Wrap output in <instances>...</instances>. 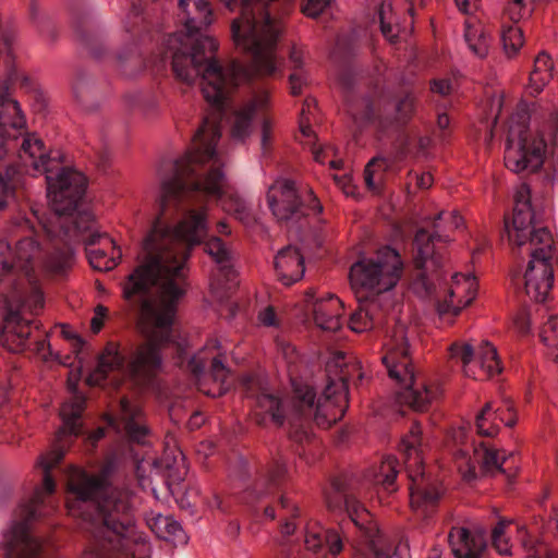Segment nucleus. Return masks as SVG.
Masks as SVG:
<instances>
[{
    "label": "nucleus",
    "instance_id": "45",
    "mask_svg": "<svg viewBox=\"0 0 558 558\" xmlns=\"http://www.w3.org/2000/svg\"><path fill=\"white\" fill-rule=\"evenodd\" d=\"M510 521L500 520L492 531V542L496 550L501 555L510 554V544L508 538L505 536L506 526Z\"/></svg>",
    "mask_w": 558,
    "mask_h": 558
},
{
    "label": "nucleus",
    "instance_id": "34",
    "mask_svg": "<svg viewBox=\"0 0 558 558\" xmlns=\"http://www.w3.org/2000/svg\"><path fill=\"white\" fill-rule=\"evenodd\" d=\"M554 63L551 58L545 52H539L530 73L526 90L531 96L538 95L544 87L551 81Z\"/></svg>",
    "mask_w": 558,
    "mask_h": 558
},
{
    "label": "nucleus",
    "instance_id": "60",
    "mask_svg": "<svg viewBox=\"0 0 558 558\" xmlns=\"http://www.w3.org/2000/svg\"><path fill=\"white\" fill-rule=\"evenodd\" d=\"M289 60L294 70L293 72H296V71L303 72L302 65H303L304 54L301 49L293 47L290 51Z\"/></svg>",
    "mask_w": 558,
    "mask_h": 558
},
{
    "label": "nucleus",
    "instance_id": "40",
    "mask_svg": "<svg viewBox=\"0 0 558 558\" xmlns=\"http://www.w3.org/2000/svg\"><path fill=\"white\" fill-rule=\"evenodd\" d=\"M398 461L393 457H387L383 460L378 473L375 475L376 484H380L388 492H395L393 483L398 473Z\"/></svg>",
    "mask_w": 558,
    "mask_h": 558
},
{
    "label": "nucleus",
    "instance_id": "42",
    "mask_svg": "<svg viewBox=\"0 0 558 558\" xmlns=\"http://www.w3.org/2000/svg\"><path fill=\"white\" fill-rule=\"evenodd\" d=\"M107 381H110V385L113 387H119L120 379L116 371H120L123 368V357L117 352L116 345L113 343L107 342Z\"/></svg>",
    "mask_w": 558,
    "mask_h": 558
},
{
    "label": "nucleus",
    "instance_id": "62",
    "mask_svg": "<svg viewBox=\"0 0 558 558\" xmlns=\"http://www.w3.org/2000/svg\"><path fill=\"white\" fill-rule=\"evenodd\" d=\"M189 369L196 376L204 369L205 363L201 356H193L189 362Z\"/></svg>",
    "mask_w": 558,
    "mask_h": 558
},
{
    "label": "nucleus",
    "instance_id": "32",
    "mask_svg": "<svg viewBox=\"0 0 558 558\" xmlns=\"http://www.w3.org/2000/svg\"><path fill=\"white\" fill-rule=\"evenodd\" d=\"M305 546L308 550L316 551L323 545H326L332 555H337L342 549V541L339 534L332 530H326L318 523H311L306 527Z\"/></svg>",
    "mask_w": 558,
    "mask_h": 558
},
{
    "label": "nucleus",
    "instance_id": "2",
    "mask_svg": "<svg viewBox=\"0 0 558 558\" xmlns=\"http://www.w3.org/2000/svg\"><path fill=\"white\" fill-rule=\"evenodd\" d=\"M179 20L186 33H174L163 43V54L171 58L172 71L178 80L189 85L202 77L204 98L213 109H222L231 90L239 84L257 76L251 64L246 68L232 61L223 69L215 59L217 43L198 35L213 22L207 0H179Z\"/></svg>",
    "mask_w": 558,
    "mask_h": 558
},
{
    "label": "nucleus",
    "instance_id": "4",
    "mask_svg": "<svg viewBox=\"0 0 558 558\" xmlns=\"http://www.w3.org/2000/svg\"><path fill=\"white\" fill-rule=\"evenodd\" d=\"M505 231L513 248L531 256L524 274L526 294L535 302H544L553 287L558 247L551 232L535 220L526 184L515 191L513 213L505 218Z\"/></svg>",
    "mask_w": 558,
    "mask_h": 558
},
{
    "label": "nucleus",
    "instance_id": "57",
    "mask_svg": "<svg viewBox=\"0 0 558 558\" xmlns=\"http://www.w3.org/2000/svg\"><path fill=\"white\" fill-rule=\"evenodd\" d=\"M430 89L441 96H447L452 90L451 82L447 78L434 80L430 85Z\"/></svg>",
    "mask_w": 558,
    "mask_h": 558
},
{
    "label": "nucleus",
    "instance_id": "22",
    "mask_svg": "<svg viewBox=\"0 0 558 558\" xmlns=\"http://www.w3.org/2000/svg\"><path fill=\"white\" fill-rule=\"evenodd\" d=\"M477 292V282L471 275L456 274L449 289V300L438 303L437 311L440 316L451 314L457 316L461 310L471 304Z\"/></svg>",
    "mask_w": 558,
    "mask_h": 558
},
{
    "label": "nucleus",
    "instance_id": "46",
    "mask_svg": "<svg viewBox=\"0 0 558 558\" xmlns=\"http://www.w3.org/2000/svg\"><path fill=\"white\" fill-rule=\"evenodd\" d=\"M280 506L282 510L287 511L284 523L281 526V533L283 535H291L294 533L296 527L293 520L299 515L298 508L286 496L280 497Z\"/></svg>",
    "mask_w": 558,
    "mask_h": 558
},
{
    "label": "nucleus",
    "instance_id": "51",
    "mask_svg": "<svg viewBox=\"0 0 558 558\" xmlns=\"http://www.w3.org/2000/svg\"><path fill=\"white\" fill-rule=\"evenodd\" d=\"M331 0H307L303 7V13L310 17H316L330 4Z\"/></svg>",
    "mask_w": 558,
    "mask_h": 558
},
{
    "label": "nucleus",
    "instance_id": "41",
    "mask_svg": "<svg viewBox=\"0 0 558 558\" xmlns=\"http://www.w3.org/2000/svg\"><path fill=\"white\" fill-rule=\"evenodd\" d=\"M19 77L14 66L13 56L9 51L7 41H0V80L5 84L13 83Z\"/></svg>",
    "mask_w": 558,
    "mask_h": 558
},
{
    "label": "nucleus",
    "instance_id": "29",
    "mask_svg": "<svg viewBox=\"0 0 558 558\" xmlns=\"http://www.w3.org/2000/svg\"><path fill=\"white\" fill-rule=\"evenodd\" d=\"M313 319L317 327L326 331H337L341 327L342 302L332 294L313 303Z\"/></svg>",
    "mask_w": 558,
    "mask_h": 558
},
{
    "label": "nucleus",
    "instance_id": "27",
    "mask_svg": "<svg viewBox=\"0 0 558 558\" xmlns=\"http://www.w3.org/2000/svg\"><path fill=\"white\" fill-rule=\"evenodd\" d=\"M120 415L129 440L140 445L148 444L149 428L140 407L123 397L120 400Z\"/></svg>",
    "mask_w": 558,
    "mask_h": 558
},
{
    "label": "nucleus",
    "instance_id": "30",
    "mask_svg": "<svg viewBox=\"0 0 558 558\" xmlns=\"http://www.w3.org/2000/svg\"><path fill=\"white\" fill-rule=\"evenodd\" d=\"M86 400L82 395L75 393L65 401L60 409L62 426L59 429L60 438L65 436H78L83 433L82 414Z\"/></svg>",
    "mask_w": 558,
    "mask_h": 558
},
{
    "label": "nucleus",
    "instance_id": "17",
    "mask_svg": "<svg viewBox=\"0 0 558 558\" xmlns=\"http://www.w3.org/2000/svg\"><path fill=\"white\" fill-rule=\"evenodd\" d=\"M450 351L452 357L461 361L468 377L484 380L501 372L497 351L488 341H482L476 348L469 343H454Z\"/></svg>",
    "mask_w": 558,
    "mask_h": 558
},
{
    "label": "nucleus",
    "instance_id": "39",
    "mask_svg": "<svg viewBox=\"0 0 558 558\" xmlns=\"http://www.w3.org/2000/svg\"><path fill=\"white\" fill-rule=\"evenodd\" d=\"M501 40L508 58H513L524 44L522 29L517 24L507 25L504 22L501 27Z\"/></svg>",
    "mask_w": 558,
    "mask_h": 558
},
{
    "label": "nucleus",
    "instance_id": "54",
    "mask_svg": "<svg viewBox=\"0 0 558 558\" xmlns=\"http://www.w3.org/2000/svg\"><path fill=\"white\" fill-rule=\"evenodd\" d=\"M62 335L64 338L73 342L74 351L76 354H81V352L84 350V347L86 345L85 341L65 325H62Z\"/></svg>",
    "mask_w": 558,
    "mask_h": 558
},
{
    "label": "nucleus",
    "instance_id": "19",
    "mask_svg": "<svg viewBox=\"0 0 558 558\" xmlns=\"http://www.w3.org/2000/svg\"><path fill=\"white\" fill-rule=\"evenodd\" d=\"M205 252L217 265V271L210 281V290L217 299L222 300L235 286L232 252L221 239L216 236L205 243Z\"/></svg>",
    "mask_w": 558,
    "mask_h": 558
},
{
    "label": "nucleus",
    "instance_id": "47",
    "mask_svg": "<svg viewBox=\"0 0 558 558\" xmlns=\"http://www.w3.org/2000/svg\"><path fill=\"white\" fill-rule=\"evenodd\" d=\"M157 472L158 462L155 458L143 459L136 465V474L142 486H145L146 480L151 477L153 473L157 474Z\"/></svg>",
    "mask_w": 558,
    "mask_h": 558
},
{
    "label": "nucleus",
    "instance_id": "36",
    "mask_svg": "<svg viewBox=\"0 0 558 558\" xmlns=\"http://www.w3.org/2000/svg\"><path fill=\"white\" fill-rule=\"evenodd\" d=\"M464 38L474 54L480 58H483L487 54L489 39L480 23H473L472 21L468 20L465 22Z\"/></svg>",
    "mask_w": 558,
    "mask_h": 558
},
{
    "label": "nucleus",
    "instance_id": "64",
    "mask_svg": "<svg viewBox=\"0 0 558 558\" xmlns=\"http://www.w3.org/2000/svg\"><path fill=\"white\" fill-rule=\"evenodd\" d=\"M459 10L465 14L471 13L476 9L477 0H454Z\"/></svg>",
    "mask_w": 558,
    "mask_h": 558
},
{
    "label": "nucleus",
    "instance_id": "15",
    "mask_svg": "<svg viewBox=\"0 0 558 558\" xmlns=\"http://www.w3.org/2000/svg\"><path fill=\"white\" fill-rule=\"evenodd\" d=\"M267 202L279 221L296 220L310 213L319 214L322 206L307 187H298L289 179H278L269 187Z\"/></svg>",
    "mask_w": 558,
    "mask_h": 558
},
{
    "label": "nucleus",
    "instance_id": "56",
    "mask_svg": "<svg viewBox=\"0 0 558 558\" xmlns=\"http://www.w3.org/2000/svg\"><path fill=\"white\" fill-rule=\"evenodd\" d=\"M105 325V305L98 304L95 316L90 322V330L94 335L98 333Z\"/></svg>",
    "mask_w": 558,
    "mask_h": 558
},
{
    "label": "nucleus",
    "instance_id": "49",
    "mask_svg": "<svg viewBox=\"0 0 558 558\" xmlns=\"http://www.w3.org/2000/svg\"><path fill=\"white\" fill-rule=\"evenodd\" d=\"M527 14L526 5H518L515 2H508L504 11V17L508 19L512 24H518Z\"/></svg>",
    "mask_w": 558,
    "mask_h": 558
},
{
    "label": "nucleus",
    "instance_id": "63",
    "mask_svg": "<svg viewBox=\"0 0 558 558\" xmlns=\"http://www.w3.org/2000/svg\"><path fill=\"white\" fill-rule=\"evenodd\" d=\"M450 125V118L446 114V113H440L438 114L437 117V126L438 129L440 130V136L441 138H446L447 137V129L449 128Z\"/></svg>",
    "mask_w": 558,
    "mask_h": 558
},
{
    "label": "nucleus",
    "instance_id": "11",
    "mask_svg": "<svg viewBox=\"0 0 558 558\" xmlns=\"http://www.w3.org/2000/svg\"><path fill=\"white\" fill-rule=\"evenodd\" d=\"M529 120L524 109L510 119L505 166L514 173L536 172L546 158L547 144L542 134L530 131L525 122Z\"/></svg>",
    "mask_w": 558,
    "mask_h": 558
},
{
    "label": "nucleus",
    "instance_id": "35",
    "mask_svg": "<svg viewBox=\"0 0 558 558\" xmlns=\"http://www.w3.org/2000/svg\"><path fill=\"white\" fill-rule=\"evenodd\" d=\"M286 469L282 464L276 463L270 466L262 477L255 483L252 493L257 499L267 497L276 492L281 478L283 477Z\"/></svg>",
    "mask_w": 558,
    "mask_h": 558
},
{
    "label": "nucleus",
    "instance_id": "7",
    "mask_svg": "<svg viewBox=\"0 0 558 558\" xmlns=\"http://www.w3.org/2000/svg\"><path fill=\"white\" fill-rule=\"evenodd\" d=\"M414 336L415 329L410 330L405 324L398 323L384 344L383 363L389 377L401 386L399 402L414 411H425L442 391L439 384L415 375L410 359V340Z\"/></svg>",
    "mask_w": 558,
    "mask_h": 558
},
{
    "label": "nucleus",
    "instance_id": "31",
    "mask_svg": "<svg viewBox=\"0 0 558 558\" xmlns=\"http://www.w3.org/2000/svg\"><path fill=\"white\" fill-rule=\"evenodd\" d=\"M147 526L159 537L169 542H184L185 535L179 522L172 517L150 510L145 514Z\"/></svg>",
    "mask_w": 558,
    "mask_h": 558
},
{
    "label": "nucleus",
    "instance_id": "52",
    "mask_svg": "<svg viewBox=\"0 0 558 558\" xmlns=\"http://www.w3.org/2000/svg\"><path fill=\"white\" fill-rule=\"evenodd\" d=\"M105 379V352H100L97 357V366L93 374L87 378V383L90 386H101V381Z\"/></svg>",
    "mask_w": 558,
    "mask_h": 558
},
{
    "label": "nucleus",
    "instance_id": "48",
    "mask_svg": "<svg viewBox=\"0 0 558 558\" xmlns=\"http://www.w3.org/2000/svg\"><path fill=\"white\" fill-rule=\"evenodd\" d=\"M396 110H397V114H398L397 119L399 120L398 122H400V123L407 122V120L411 117V114L413 113V110H414L413 97H411L410 95H407L403 98H401L396 105Z\"/></svg>",
    "mask_w": 558,
    "mask_h": 558
},
{
    "label": "nucleus",
    "instance_id": "43",
    "mask_svg": "<svg viewBox=\"0 0 558 558\" xmlns=\"http://www.w3.org/2000/svg\"><path fill=\"white\" fill-rule=\"evenodd\" d=\"M32 21L37 28L38 33L50 41H56L58 38V31L51 22V17L47 14H40L35 8L31 11Z\"/></svg>",
    "mask_w": 558,
    "mask_h": 558
},
{
    "label": "nucleus",
    "instance_id": "6",
    "mask_svg": "<svg viewBox=\"0 0 558 558\" xmlns=\"http://www.w3.org/2000/svg\"><path fill=\"white\" fill-rule=\"evenodd\" d=\"M124 459V451L107 457V558H147L149 543L131 517L133 493L125 481L109 478Z\"/></svg>",
    "mask_w": 558,
    "mask_h": 558
},
{
    "label": "nucleus",
    "instance_id": "23",
    "mask_svg": "<svg viewBox=\"0 0 558 558\" xmlns=\"http://www.w3.org/2000/svg\"><path fill=\"white\" fill-rule=\"evenodd\" d=\"M435 241L437 236L429 233L425 229H420L414 238V246L416 250L414 264L417 269H422V283L425 284L427 275L439 269L442 265V256L435 251Z\"/></svg>",
    "mask_w": 558,
    "mask_h": 558
},
{
    "label": "nucleus",
    "instance_id": "3",
    "mask_svg": "<svg viewBox=\"0 0 558 558\" xmlns=\"http://www.w3.org/2000/svg\"><path fill=\"white\" fill-rule=\"evenodd\" d=\"M221 109H213L195 132L186 153L175 159L173 175L163 179L160 184V216L171 204L178 205L195 194L220 199L222 207L240 220L247 217V207L243 199L232 193L231 185L223 171V162L216 151L220 137L218 121Z\"/></svg>",
    "mask_w": 558,
    "mask_h": 558
},
{
    "label": "nucleus",
    "instance_id": "33",
    "mask_svg": "<svg viewBox=\"0 0 558 558\" xmlns=\"http://www.w3.org/2000/svg\"><path fill=\"white\" fill-rule=\"evenodd\" d=\"M228 369L220 356L213 357L210 371L198 380V389L210 397H220L227 390Z\"/></svg>",
    "mask_w": 558,
    "mask_h": 558
},
{
    "label": "nucleus",
    "instance_id": "5",
    "mask_svg": "<svg viewBox=\"0 0 558 558\" xmlns=\"http://www.w3.org/2000/svg\"><path fill=\"white\" fill-rule=\"evenodd\" d=\"M63 458L62 450H56L38 459L41 484L33 496L20 506V519L15 520L3 536L5 558H51L49 544L35 536L31 523L52 514L58 505L54 498L56 481L52 470Z\"/></svg>",
    "mask_w": 558,
    "mask_h": 558
},
{
    "label": "nucleus",
    "instance_id": "10",
    "mask_svg": "<svg viewBox=\"0 0 558 558\" xmlns=\"http://www.w3.org/2000/svg\"><path fill=\"white\" fill-rule=\"evenodd\" d=\"M328 383L318 399L315 423L328 428L339 421L348 408V381L354 376L362 378L360 362L353 355L337 352L327 362Z\"/></svg>",
    "mask_w": 558,
    "mask_h": 558
},
{
    "label": "nucleus",
    "instance_id": "55",
    "mask_svg": "<svg viewBox=\"0 0 558 558\" xmlns=\"http://www.w3.org/2000/svg\"><path fill=\"white\" fill-rule=\"evenodd\" d=\"M305 81L304 72H292L289 76L291 94L294 96L300 95Z\"/></svg>",
    "mask_w": 558,
    "mask_h": 558
},
{
    "label": "nucleus",
    "instance_id": "38",
    "mask_svg": "<svg viewBox=\"0 0 558 558\" xmlns=\"http://www.w3.org/2000/svg\"><path fill=\"white\" fill-rule=\"evenodd\" d=\"M379 22L383 35L393 41L400 32V22L390 1H384L379 9Z\"/></svg>",
    "mask_w": 558,
    "mask_h": 558
},
{
    "label": "nucleus",
    "instance_id": "44",
    "mask_svg": "<svg viewBox=\"0 0 558 558\" xmlns=\"http://www.w3.org/2000/svg\"><path fill=\"white\" fill-rule=\"evenodd\" d=\"M387 167V163L381 158H373L365 167L364 170V181L366 186L372 191H377L378 183L376 177L380 179L378 175L379 171H384Z\"/></svg>",
    "mask_w": 558,
    "mask_h": 558
},
{
    "label": "nucleus",
    "instance_id": "50",
    "mask_svg": "<svg viewBox=\"0 0 558 558\" xmlns=\"http://www.w3.org/2000/svg\"><path fill=\"white\" fill-rule=\"evenodd\" d=\"M542 341L546 344L558 341V317L550 318L541 333ZM558 361V355H557Z\"/></svg>",
    "mask_w": 558,
    "mask_h": 558
},
{
    "label": "nucleus",
    "instance_id": "18",
    "mask_svg": "<svg viewBox=\"0 0 558 558\" xmlns=\"http://www.w3.org/2000/svg\"><path fill=\"white\" fill-rule=\"evenodd\" d=\"M511 458H513V454L506 456L504 451L484 444L474 448L473 459L463 450H459L456 453L458 469L465 481H472L476 477L475 463L480 465L485 474L496 475L502 473L507 474L508 477L514 476L517 471L513 468L504 466Z\"/></svg>",
    "mask_w": 558,
    "mask_h": 558
},
{
    "label": "nucleus",
    "instance_id": "12",
    "mask_svg": "<svg viewBox=\"0 0 558 558\" xmlns=\"http://www.w3.org/2000/svg\"><path fill=\"white\" fill-rule=\"evenodd\" d=\"M326 501L328 508L333 511L344 508L351 521L365 537L375 558H400L393 544L379 532L372 514L353 496L342 480L336 478L332 481Z\"/></svg>",
    "mask_w": 558,
    "mask_h": 558
},
{
    "label": "nucleus",
    "instance_id": "20",
    "mask_svg": "<svg viewBox=\"0 0 558 558\" xmlns=\"http://www.w3.org/2000/svg\"><path fill=\"white\" fill-rule=\"evenodd\" d=\"M356 300L359 307L350 317V328L355 332H364L381 326L392 306L387 293L366 295L364 299Z\"/></svg>",
    "mask_w": 558,
    "mask_h": 558
},
{
    "label": "nucleus",
    "instance_id": "61",
    "mask_svg": "<svg viewBox=\"0 0 558 558\" xmlns=\"http://www.w3.org/2000/svg\"><path fill=\"white\" fill-rule=\"evenodd\" d=\"M187 495L198 497L199 501L206 504V506L210 509H215V508L219 509L220 508L221 500L217 495H213L210 500H207V501L204 498H201L198 496V490L196 488H191L190 492L187 493Z\"/></svg>",
    "mask_w": 558,
    "mask_h": 558
},
{
    "label": "nucleus",
    "instance_id": "26",
    "mask_svg": "<svg viewBox=\"0 0 558 558\" xmlns=\"http://www.w3.org/2000/svg\"><path fill=\"white\" fill-rule=\"evenodd\" d=\"M448 539L454 558H481L486 548L485 533H471L464 526H453Z\"/></svg>",
    "mask_w": 558,
    "mask_h": 558
},
{
    "label": "nucleus",
    "instance_id": "53",
    "mask_svg": "<svg viewBox=\"0 0 558 558\" xmlns=\"http://www.w3.org/2000/svg\"><path fill=\"white\" fill-rule=\"evenodd\" d=\"M272 141V122L269 118H264L262 123V148L266 153Z\"/></svg>",
    "mask_w": 558,
    "mask_h": 558
},
{
    "label": "nucleus",
    "instance_id": "25",
    "mask_svg": "<svg viewBox=\"0 0 558 558\" xmlns=\"http://www.w3.org/2000/svg\"><path fill=\"white\" fill-rule=\"evenodd\" d=\"M515 422V414L509 403L505 408H494L493 402H487L475 418L477 433L483 437H495L501 423L512 427Z\"/></svg>",
    "mask_w": 558,
    "mask_h": 558
},
{
    "label": "nucleus",
    "instance_id": "16",
    "mask_svg": "<svg viewBox=\"0 0 558 558\" xmlns=\"http://www.w3.org/2000/svg\"><path fill=\"white\" fill-rule=\"evenodd\" d=\"M21 301L12 292L0 300V342L14 353L28 348L32 335L33 322L22 312Z\"/></svg>",
    "mask_w": 558,
    "mask_h": 558
},
{
    "label": "nucleus",
    "instance_id": "59",
    "mask_svg": "<svg viewBox=\"0 0 558 558\" xmlns=\"http://www.w3.org/2000/svg\"><path fill=\"white\" fill-rule=\"evenodd\" d=\"M259 322L267 327L277 326V315L274 307L268 306L258 315Z\"/></svg>",
    "mask_w": 558,
    "mask_h": 558
},
{
    "label": "nucleus",
    "instance_id": "8",
    "mask_svg": "<svg viewBox=\"0 0 558 558\" xmlns=\"http://www.w3.org/2000/svg\"><path fill=\"white\" fill-rule=\"evenodd\" d=\"M66 508L97 544L105 539V470L94 476L74 469L68 482Z\"/></svg>",
    "mask_w": 558,
    "mask_h": 558
},
{
    "label": "nucleus",
    "instance_id": "28",
    "mask_svg": "<svg viewBox=\"0 0 558 558\" xmlns=\"http://www.w3.org/2000/svg\"><path fill=\"white\" fill-rule=\"evenodd\" d=\"M275 270L284 286H291L304 276V258L300 251L292 246L282 248L275 258Z\"/></svg>",
    "mask_w": 558,
    "mask_h": 558
},
{
    "label": "nucleus",
    "instance_id": "58",
    "mask_svg": "<svg viewBox=\"0 0 558 558\" xmlns=\"http://www.w3.org/2000/svg\"><path fill=\"white\" fill-rule=\"evenodd\" d=\"M110 243H111V253H110V257L107 258V271L117 267L122 258L121 248L117 245V243L113 240H110Z\"/></svg>",
    "mask_w": 558,
    "mask_h": 558
},
{
    "label": "nucleus",
    "instance_id": "21",
    "mask_svg": "<svg viewBox=\"0 0 558 558\" xmlns=\"http://www.w3.org/2000/svg\"><path fill=\"white\" fill-rule=\"evenodd\" d=\"M75 33L82 48L94 59H101L104 34L100 14L82 10L75 16Z\"/></svg>",
    "mask_w": 558,
    "mask_h": 558
},
{
    "label": "nucleus",
    "instance_id": "13",
    "mask_svg": "<svg viewBox=\"0 0 558 558\" xmlns=\"http://www.w3.org/2000/svg\"><path fill=\"white\" fill-rule=\"evenodd\" d=\"M421 445V427L413 425L410 433L401 441V450L404 453L405 469L411 482V507L426 515L434 511L441 493L438 486L426 481L422 471V458L418 450Z\"/></svg>",
    "mask_w": 558,
    "mask_h": 558
},
{
    "label": "nucleus",
    "instance_id": "24",
    "mask_svg": "<svg viewBox=\"0 0 558 558\" xmlns=\"http://www.w3.org/2000/svg\"><path fill=\"white\" fill-rule=\"evenodd\" d=\"M269 106L267 92H259L247 100L242 108L233 114L231 135L233 138L243 140L252 132V121L257 114L263 113Z\"/></svg>",
    "mask_w": 558,
    "mask_h": 558
},
{
    "label": "nucleus",
    "instance_id": "9",
    "mask_svg": "<svg viewBox=\"0 0 558 558\" xmlns=\"http://www.w3.org/2000/svg\"><path fill=\"white\" fill-rule=\"evenodd\" d=\"M404 263L391 246H383L373 255L356 260L350 268L349 279L356 299L378 295L392 290L400 281Z\"/></svg>",
    "mask_w": 558,
    "mask_h": 558
},
{
    "label": "nucleus",
    "instance_id": "14",
    "mask_svg": "<svg viewBox=\"0 0 558 558\" xmlns=\"http://www.w3.org/2000/svg\"><path fill=\"white\" fill-rule=\"evenodd\" d=\"M314 402L315 392L307 385L294 387L288 405H283L274 395L260 392L255 397V420L258 424H264L269 418L278 426H281L286 418L292 425H296L300 418L315 420Z\"/></svg>",
    "mask_w": 558,
    "mask_h": 558
},
{
    "label": "nucleus",
    "instance_id": "1",
    "mask_svg": "<svg viewBox=\"0 0 558 558\" xmlns=\"http://www.w3.org/2000/svg\"><path fill=\"white\" fill-rule=\"evenodd\" d=\"M207 234V209H190L173 228L158 217L143 242V257L129 277L125 294L141 293L138 327L146 338L134 352L128 375L140 389L151 387L162 371L161 350L170 342L180 299L186 291V259Z\"/></svg>",
    "mask_w": 558,
    "mask_h": 558
},
{
    "label": "nucleus",
    "instance_id": "37",
    "mask_svg": "<svg viewBox=\"0 0 558 558\" xmlns=\"http://www.w3.org/2000/svg\"><path fill=\"white\" fill-rule=\"evenodd\" d=\"M463 225V219L457 211H440L433 220V234L437 236V241L449 240L447 234L449 231L456 230Z\"/></svg>",
    "mask_w": 558,
    "mask_h": 558
}]
</instances>
